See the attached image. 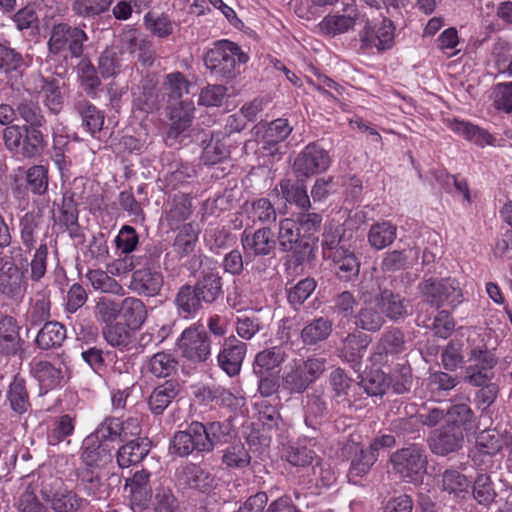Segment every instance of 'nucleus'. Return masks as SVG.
<instances>
[{
    "label": "nucleus",
    "instance_id": "nucleus-25",
    "mask_svg": "<svg viewBox=\"0 0 512 512\" xmlns=\"http://www.w3.org/2000/svg\"><path fill=\"white\" fill-rule=\"evenodd\" d=\"M150 472L142 469L136 471L132 477L125 480V491L128 493L134 511L138 512L141 507H145L152 497L150 486Z\"/></svg>",
    "mask_w": 512,
    "mask_h": 512
},
{
    "label": "nucleus",
    "instance_id": "nucleus-8",
    "mask_svg": "<svg viewBox=\"0 0 512 512\" xmlns=\"http://www.w3.org/2000/svg\"><path fill=\"white\" fill-rule=\"evenodd\" d=\"M277 242L282 252H292L297 265L310 262L315 258L314 244L310 237L300 234L295 220L282 219L279 223Z\"/></svg>",
    "mask_w": 512,
    "mask_h": 512
},
{
    "label": "nucleus",
    "instance_id": "nucleus-27",
    "mask_svg": "<svg viewBox=\"0 0 512 512\" xmlns=\"http://www.w3.org/2000/svg\"><path fill=\"white\" fill-rule=\"evenodd\" d=\"M163 286L162 273L153 267H142L132 273L130 288L139 295L156 296Z\"/></svg>",
    "mask_w": 512,
    "mask_h": 512
},
{
    "label": "nucleus",
    "instance_id": "nucleus-11",
    "mask_svg": "<svg viewBox=\"0 0 512 512\" xmlns=\"http://www.w3.org/2000/svg\"><path fill=\"white\" fill-rule=\"evenodd\" d=\"M174 477L179 488L202 495H210L219 485V479L211 470L195 462L179 465Z\"/></svg>",
    "mask_w": 512,
    "mask_h": 512
},
{
    "label": "nucleus",
    "instance_id": "nucleus-54",
    "mask_svg": "<svg viewBox=\"0 0 512 512\" xmlns=\"http://www.w3.org/2000/svg\"><path fill=\"white\" fill-rule=\"evenodd\" d=\"M450 128L453 132L478 146L483 147L492 144V135L487 130L470 122L454 120L450 124Z\"/></svg>",
    "mask_w": 512,
    "mask_h": 512
},
{
    "label": "nucleus",
    "instance_id": "nucleus-52",
    "mask_svg": "<svg viewBox=\"0 0 512 512\" xmlns=\"http://www.w3.org/2000/svg\"><path fill=\"white\" fill-rule=\"evenodd\" d=\"M358 19L345 14H329L319 23L323 35L334 37L353 30Z\"/></svg>",
    "mask_w": 512,
    "mask_h": 512
},
{
    "label": "nucleus",
    "instance_id": "nucleus-59",
    "mask_svg": "<svg viewBox=\"0 0 512 512\" xmlns=\"http://www.w3.org/2000/svg\"><path fill=\"white\" fill-rule=\"evenodd\" d=\"M316 287V281L313 278L307 277L286 288L288 304L293 310L298 311L310 298Z\"/></svg>",
    "mask_w": 512,
    "mask_h": 512
},
{
    "label": "nucleus",
    "instance_id": "nucleus-32",
    "mask_svg": "<svg viewBox=\"0 0 512 512\" xmlns=\"http://www.w3.org/2000/svg\"><path fill=\"white\" fill-rule=\"evenodd\" d=\"M174 305L177 314L184 319L194 318L205 306L193 285L190 284H184L178 289Z\"/></svg>",
    "mask_w": 512,
    "mask_h": 512
},
{
    "label": "nucleus",
    "instance_id": "nucleus-22",
    "mask_svg": "<svg viewBox=\"0 0 512 512\" xmlns=\"http://www.w3.org/2000/svg\"><path fill=\"white\" fill-rule=\"evenodd\" d=\"M370 342V337L362 331L348 333L341 340L338 356L348 362L354 370H359Z\"/></svg>",
    "mask_w": 512,
    "mask_h": 512
},
{
    "label": "nucleus",
    "instance_id": "nucleus-6",
    "mask_svg": "<svg viewBox=\"0 0 512 512\" xmlns=\"http://www.w3.org/2000/svg\"><path fill=\"white\" fill-rule=\"evenodd\" d=\"M326 369L325 358L294 360L288 364L281 376V388L290 395L304 393L315 383Z\"/></svg>",
    "mask_w": 512,
    "mask_h": 512
},
{
    "label": "nucleus",
    "instance_id": "nucleus-53",
    "mask_svg": "<svg viewBox=\"0 0 512 512\" xmlns=\"http://www.w3.org/2000/svg\"><path fill=\"white\" fill-rule=\"evenodd\" d=\"M120 315L125 325L132 329L139 328L147 317L145 304L138 298L127 297L120 303Z\"/></svg>",
    "mask_w": 512,
    "mask_h": 512
},
{
    "label": "nucleus",
    "instance_id": "nucleus-50",
    "mask_svg": "<svg viewBox=\"0 0 512 512\" xmlns=\"http://www.w3.org/2000/svg\"><path fill=\"white\" fill-rule=\"evenodd\" d=\"M378 454L373 452L368 447L367 449L361 448L351 459L350 468L348 470L349 481L357 484L358 479L366 476L371 467L377 461Z\"/></svg>",
    "mask_w": 512,
    "mask_h": 512
},
{
    "label": "nucleus",
    "instance_id": "nucleus-36",
    "mask_svg": "<svg viewBox=\"0 0 512 512\" xmlns=\"http://www.w3.org/2000/svg\"><path fill=\"white\" fill-rule=\"evenodd\" d=\"M385 317L376 306V303L365 302L354 314V324L357 329L375 333L385 325Z\"/></svg>",
    "mask_w": 512,
    "mask_h": 512
},
{
    "label": "nucleus",
    "instance_id": "nucleus-51",
    "mask_svg": "<svg viewBox=\"0 0 512 512\" xmlns=\"http://www.w3.org/2000/svg\"><path fill=\"white\" fill-rule=\"evenodd\" d=\"M179 509V501L169 487L156 489L153 499L141 507L138 512H176Z\"/></svg>",
    "mask_w": 512,
    "mask_h": 512
},
{
    "label": "nucleus",
    "instance_id": "nucleus-21",
    "mask_svg": "<svg viewBox=\"0 0 512 512\" xmlns=\"http://www.w3.org/2000/svg\"><path fill=\"white\" fill-rule=\"evenodd\" d=\"M274 233L269 227H262L255 231L246 228L241 234V244L246 258L249 256H268L276 248Z\"/></svg>",
    "mask_w": 512,
    "mask_h": 512
},
{
    "label": "nucleus",
    "instance_id": "nucleus-58",
    "mask_svg": "<svg viewBox=\"0 0 512 512\" xmlns=\"http://www.w3.org/2000/svg\"><path fill=\"white\" fill-rule=\"evenodd\" d=\"M77 73L82 89L89 97L96 98L101 80L91 61L86 58L81 59L77 66Z\"/></svg>",
    "mask_w": 512,
    "mask_h": 512
},
{
    "label": "nucleus",
    "instance_id": "nucleus-19",
    "mask_svg": "<svg viewBox=\"0 0 512 512\" xmlns=\"http://www.w3.org/2000/svg\"><path fill=\"white\" fill-rule=\"evenodd\" d=\"M25 340L20 336V326L17 320L9 315L0 317V355L4 357H19L25 354Z\"/></svg>",
    "mask_w": 512,
    "mask_h": 512
},
{
    "label": "nucleus",
    "instance_id": "nucleus-60",
    "mask_svg": "<svg viewBox=\"0 0 512 512\" xmlns=\"http://www.w3.org/2000/svg\"><path fill=\"white\" fill-rule=\"evenodd\" d=\"M360 377L357 386L369 396H382L389 389L388 377L380 369H372Z\"/></svg>",
    "mask_w": 512,
    "mask_h": 512
},
{
    "label": "nucleus",
    "instance_id": "nucleus-37",
    "mask_svg": "<svg viewBox=\"0 0 512 512\" xmlns=\"http://www.w3.org/2000/svg\"><path fill=\"white\" fill-rule=\"evenodd\" d=\"M74 110L82 120V127L91 135L100 132L104 124L103 113L88 100L80 95L73 103Z\"/></svg>",
    "mask_w": 512,
    "mask_h": 512
},
{
    "label": "nucleus",
    "instance_id": "nucleus-43",
    "mask_svg": "<svg viewBox=\"0 0 512 512\" xmlns=\"http://www.w3.org/2000/svg\"><path fill=\"white\" fill-rule=\"evenodd\" d=\"M416 323L418 326L430 328L435 336L441 339L449 338L455 330L454 319L447 310H439L433 320H431L430 317L422 316L418 313Z\"/></svg>",
    "mask_w": 512,
    "mask_h": 512
},
{
    "label": "nucleus",
    "instance_id": "nucleus-33",
    "mask_svg": "<svg viewBox=\"0 0 512 512\" xmlns=\"http://www.w3.org/2000/svg\"><path fill=\"white\" fill-rule=\"evenodd\" d=\"M332 331L333 321L326 316H319L303 326L300 339L304 346H316L325 342L331 336Z\"/></svg>",
    "mask_w": 512,
    "mask_h": 512
},
{
    "label": "nucleus",
    "instance_id": "nucleus-45",
    "mask_svg": "<svg viewBox=\"0 0 512 512\" xmlns=\"http://www.w3.org/2000/svg\"><path fill=\"white\" fill-rule=\"evenodd\" d=\"M90 435L107 445L117 440L124 442L126 441L124 421L118 417H106Z\"/></svg>",
    "mask_w": 512,
    "mask_h": 512
},
{
    "label": "nucleus",
    "instance_id": "nucleus-20",
    "mask_svg": "<svg viewBox=\"0 0 512 512\" xmlns=\"http://www.w3.org/2000/svg\"><path fill=\"white\" fill-rule=\"evenodd\" d=\"M42 499L54 512H83L87 502L74 490L61 486L55 490L43 488Z\"/></svg>",
    "mask_w": 512,
    "mask_h": 512
},
{
    "label": "nucleus",
    "instance_id": "nucleus-41",
    "mask_svg": "<svg viewBox=\"0 0 512 512\" xmlns=\"http://www.w3.org/2000/svg\"><path fill=\"white\" fill-rule=\"evenodd\" d=\"M40 92L44 94V105L53 114H58L63 107V94L61 85H64L59 78L50 76H38Z\"/></svg>",
    "mask_w": 512,
    "mask_h": 512
},
{
    "label": "nucleus",
    "instance_id": "nucleus-13",
    "mask_svg": "<svg viewBox=\"0 0 512 512\" xmlns=\"http://www.w3.org/2000/svg\"><path fill=\"white\" fill-rule=\"evenodd\" d=\"M330 165L328 152L318 143H309L297 155L293 171L298 179H304L325 171Z\"/></svg>",
    "mask_w": 512,
    "mask_h": 512
},
{
    "label": "nucleus",
    "instance_id": "nucleus-23",
    "mask_svg": "<svg viewBox=\"0 0 512 512\" xmlns=\"http://www.w3.org/2000/svg\"><path fill=\"white\" fill-rule=\"evenodd\" d=\"M28 287L25 271L10 263L0 273V294L14 301H22Z\"/></svg>",
    "mask_w": 512,
    "mask_h": 512
},
{
    "label": "nucleus",
    "instance_id": "nucleus-29",
    "mask_svg": "<svg viewBox=\"0 0 512 512\" xmlns=\"http://www.w3.org/2000/svg\"><path fill=\"white\" fill-rule=\"evenodd\" d=\"M113 447L88 435L82 443L80 459L89 467H104L113 459Z\"/></svg>",
    "mask_w": 512,
    "mask_h": 512
},
{
    "label": "nucleus",
    "instance_id": "nucleus-44",
    "mask_svg": "<svg viewBox=\"0 0 512 512\" xmlns=\"http://www.w3.org/2000/svg\"><path fill=\"white\" fill-rule=\"evenodd\" d=\"M65 339V326L57 321H48L38 331L35 343L41 350H50L61 347Z\"/></svg>",
    "mask_w": 512,
    "mask_h": 512
},
{
    "label": "nucleus",
    "instance_id": "nucleus-31",
    "mask_svg": "<svg viewBox=\"0 0 512 512\" xmlns=\"http://www.w3.org/2000/svg\"><path fill=\"white\" fill-rule=\"evenodd\" d=\"M205 138L202 143H205L209 138L208 143L203 147L201 159L205 165H215L223 163L227 160L231 153L232 142L227 141L216 132L204 134Z\"/></svg>",
    "mask_w": 512,
    "mask_h": 512
},
{
    "label": "nucleus",
    "instance_id": "nucleus-2",
    "mask_svg": "<svg viewBox=\"0 0 512 512\" xmlns=\"http://www.w3.org/2000/svg\"><path fill=\"white\" fill-rule=\"evenodd\" d=\"M249 55L228 39L213 42L203 56L205 67L218 81L229 82L240 73L239 66L249 61Z\"/></svg>",
    "mask_w": 512,
    "mask_h": 512
},
{
    "label": "nucleus",
    "instance_id": "nucleus-57",
    "mask_svg": "<svg viewBox=\"0 0 512 512\" xmlns=\"http://www.w3.org/2000/svg\"><path fill=\"white\" fill-rule=\"evenodd\" d=\"M17 115L25 122L23 126H46L43 109L37 100L31 98L21 99L16 104Z\"/></svg>",
    "mask_w": 512,
    "mask_h": 512
},
{
    "label": "nucleus",
    "instance_id": "nucleus-34",
    "mask_svg": "<svg viewBox=\"0 0 512 512\" xmlns=\"http://www.w3.org/2000/svg\"><path fill=\"white\" fill-rule=\"evenodd\" d=\"M191 198L184 193L174 194L168 201L165 220L171 229H178L192 214Z\"/></svg>",
    "mask_w": 512,
    "mask_h": 512
},
{
    "label": "nucleus",
    "instance_id": "nucleus-15",
    "mask_svg": "<svg viewBox=\"0 0 512 512\" xmlns=\"http://www.w3.org/2000/svg\"><path fill=\"white\" fill-rule=\"evenodd\" d=\"M193 110L192 103L187 101H179L172 108L170 113L171 125L165 136V142L168 146L180 145L189 138Z\"/></svg>",
    "mask_w": 512,
    "mask_h": 512
},
{
    "label": "nucleus",
    "instance_id": "nucleus-48",
    "mask_svg": "<svg viewBox=\"0 0 512 512\" xmlns=\"http://www.w3.org/2000/svg\"><path fill=\"white\" fill-rule=\"evenodd\" d=\"M388 377L389 389L401 395L411 391L413 385L412 369L407 360L394 365Z\"/></svg>",
    "mask_w": 512,
    "mask_h": 512
},
{
    "label": "nucleus",
    "instance_id": "nucleus-35",
    "mask_svg": "<svg viewBox=\"0 0 512 512\" xmlns=\"http://www.w3.org/2000/svg\"><path fill=\"white\" fill-rule=\"evenodd\" d=\"M75 418L68 414L54 417L47 429V443L50 446H68L71 442L70 437L75 432Z\"/></svg>",
    "mask_w": 512,
    "mask_h": 512
},
{
    "label": "nucleus",
    "instance_id": "nucleus-39",
    "mask_svg": "<svg viewBox=\"0 0 512 512\" xmlns=\"http://www.w3.org/2000/svg\"><path fill=\"white\" fill-rule=\"evenodd\" d=\"M406 343L404 331L399 327L389 326L381 333L376 351L379 355H398L405 352Z\"/></svg>",
    "mask_w": 512,
    "mask_h": 512
},
{
    "label": "nucleus",
    "instance_id": "nucleus-42",
    "mask_svg": "<svg viewBox=\"0 0 512 512\" xmlns=\"http://www.w3.org/2000/svg\"><path fill=\"white\" fill-rule=\"evenodd\" d=\"M179 361L171 351H160L147 361V371L156 378H168L178 371Z\"/></svg>",
    "mask_w": 512,
    "mask_h": 512
},
{
    "label": "nucleus",
    "instance_id": "nucleus-14",
    "mask_svg": "<svg viewBox=\"0 0 512 512\" xmlns=\"http://www.w3.org/2000/svg\"><path fill=\"white\" fill-rule=\"evenodd\" d=\"M292 130L293 128L287 119L278 118L270 123L260 122L256 124L252 132L260 138L263 149L267 150L270 156H278V159H280L281 153H279L277 145L287 139Z\"/></svg>",
    "mask_w": 512,
    "mask_h": 512
},
{
    "label": "nucleus",
    "instance_id": "nucleus-46",
    "mask_svg": "<svg viewBox=\"0 0 512 512\" xmlns=\"http://www.w3.org/2000/svg\"><path fill=\"white\" fill-rule=\"evenodd\" d=\"M11 410L17 415H23L31 408L29 394L23 378L16 375L10 383L6 395Z\"/></svg>",
    "mask_w": 512,
    "mask_h": 512
},
{
    "label": "nucleus",
    "instance_id": "nucleus-18",
    "mask_svg": "<svg viewBox=\"0 0 512 512\" xmlns=\"http://www.w3.org/2000/svg\"><path fill=\"white\" fill-rule=\"evenodd\" d=\"M428 443L432 453L435 455L446 456L450 453H455L463 446V431L455 422H448L433 433Z\"/></svg>",
    "mask_w": 512,
    "mask_h": 512
},
{
    "label": "nucleus",
    "instance_id": "nucleus-49",
    "mask_svg": "<svg viewBox=\"0 0 512 512\" xmlns=\"http://www.w3.org/2000/svg\"><path fill=\"white\" fill-rule=\"evenodd\" d=\"M397 237V227L390 221H380L371 225L367 238L370 246L382 250L390 246Z\"/></svg>",
    "mask_w": 512,
    "mask_h": 512
},
{
    "label": "nucleus",
    "instance_id": "nucleus-40",
    "mask_svg": "<svg viewBox=\"0 0 512 512\" xmlns=\"http://www.w3.org/2000/svg\"><path fill=\"white\" fill-rule=\"evenodd\" d=\"M24 139L21 156L26 159L39 157L47 147L46 126H23Z\"/></svg>",
    "mask_w": 512,
    "mask_h": 512
},
{
    "label": "nucleus",
    "instance_id": "nucleus-63",
    "mask_svg": "<svg viewBox=\"0 0 512 512\" xmlns=\"http://www.w3.org/2000/svg\"><path fill=\"white\" fill-rule=\"evenodd\" d=\"M472 496L478 504L483 506H489L494 502L497 492L491 477L487 473H477L472 485Z\"/></svg>",
    "mask_w": 512,
    "mask_h": 512
},
{
    "label": "nucleus",
    "instance_id": "nucleus-64",
    "mask_svg": "<svg viewBox=\"0 0 512 512\" xmlns=\"http://www.w3.org/2000/svg\"><path fill=\"white\" fill-rule=\"evenodd\" d=\"M264 328V323L257 311L249 310L236 318V332L244 340L252 339Z\"/></svg>",
    "mask_w": 512,
    "mask_h": 512
},
{
    "label": "nucleus",
    "instance_id": "nucleus-12",
    "mask_svg": "<svg viewBox=\"0 0 512 512\" xmlns=\"http://www.w3.org/2000/svg\"><path fill=\"white\" fill-rule=\"evenodd\" d=\"M395 26L388 18H383L379 24H373L368 19L359 32L360 47L362 50L376 49L382 53L394 46Z\"/></svg>",
    "mask_w": 512,
    "mask_h": 512
},
{
    "label": "nucleus",
    "instance_id": "nucleus-30",
    "mask_svg": "<svg viewBox=\"0 0 512 512\" xmlns=\"http://www.w3.org/2000/svg\"><path fill=\"white\" fill-rule=\"evenodd\" d=\"M151 442L146 437H136L124 441L116 452V461L120 468H128L140 463L150 452Z\"/></svg>",
    "mask_w": 512,
    "mask_h": 512
},
{
    "label": "nucleus",
    "instance_id": "nucleus-26",
    "mask_svg": "<svg viewBox=\"0 0 512 512\" xmlns=\"http://www.w3.org/2000/svg\"><path fill=\"white\" fill-rule=\"evenodd\" d=\"M193 287L207 306L215 303L223 295L222 277L216 268L203 269Z\"/></svg>",
    "mask_w": 512,
    "mask_h": 512
},
{
    "label": "nucleus",
    "instance_id": "nucleus-47",
    "mask_svg": "<svg viewBox=\"0 0 512 512\" xmlns=\"http://www.w3.org/2000/svg\"><path fill=\"white\" fill-rule=\"evenodd\" d=\"M34 378L39 382L41 389L51 390L61 385L63 372L60 367L54 366L48 361H38L31 369Z\"/></svg>",
    "mask_w": 512,
    "mask_h": 512
},
{
    "label": "nucleus",
    "instance_id": "nucleus-4",
    "mask_svg": "<svg viewBox=\"0 0 512 512\" xmlns=\"http://www.w3.org/2000/svg\"><path fill=\"white\" fill-rule=\"evenodd\" d=\"M88 35L79 26L66 21H52L48 26L47 52L51 59H79Z\"/></svg>",
    "mask_w": 512,
    "mask_h": 512
},
{
    "label": "nucleus",
    "instance_id": "nucleus-10",
    "mask_svg": "<svg viewBox=\"0 0 512 512\" xmlns=\"http://www.w3.org/2000/svg\"><path fill=\"white\" fill-rule=\"evenodd\" d=\"M423 302L436 309L455 307L462 301V292L457 280L452 278H428L418 284Z\"/></svg>",
    "mask_w": 512,
    "mask_h": 512
},
{
    "label": "nucleus",
    "instance_id": "nucleus-1",
    "mask_svg": "<svg viewBox=\"0 0 512 512\" xmlns=\"http://www.w3.org/2000/svg\"><path fill=\"white\" fill-rule=\"evenodd\" d=\"M229 424L220 421L202 423L192 421L187 429L174 433L169 452L171 455L188 458L196 454H209L216 446L224 444L229 438Z\"/></svg>",
    "mask_w": 512,
    "mask_h": 512
},
{
    "label": "nucleus",
    "instance_id": "nucleus-28",
    "mask_svg": "<svg viewBox=\"0 0 512 512\" xmlns=\"http://www.w3.org/2000/svg\"><path fill=\"white\" fill-rule=\"evenodd\" d=\"M180 391L181 384L177 379L170 378L157 385L148 397L147 403L150 412L155 416L162 415Z\"/></svg>",
    "mask_w": 512,
    "mask_h": 512
},
{
    "label": "nucleus",
    "instance_id": "nucleus-17",
    "mask_svg": "<svg viewBox=\"0 0 512 512\" xmlns=\"http://www.w3.org/2000/svg\"><path fill=\"white\" fill-rule=\"evenodd\" d=\"M374 300L385 320L401 323L410 315L409 301L389 288L379 289Z\"/></svg>",
    "mask_w": 512,
    "mask_h": 512
},
{
    "label": "nucleus",
    "instance_id": "nucleus-7",
    "mask_svg": "<svg viewBox=\"0 0 512 512\" xmlns=\"http://www.w3.org/2000/svg\"><path fill=\"white\" fill-rule=\"evenodd\" d=\"M176 346L181 357L195 365L206 363L211 357V338L201 323L185 328Z\"/></svg>",
    "mask_w": 512,
    "mask_h": 512
},
{
    "label": "nucleus",
    "instance_id": "nucleus-62",
    "mask_svg": "<svg viewBox=\"0 0 512 512\" xmlns=\"http://www.w3.org/2000/svg\"><path fill=\"white\" fill-rule=\"evenodd\" d=\"M447 415L451 418L450 422H455L462 431L475 432L479 427L477 416L466 403L451 405L447 410Z\"/></svg>",
    "mask_w": 512,
    "mask_h": 512
},
{
    "label": "nucleus",
    "instance_id": "nucleus-38",
    "mask_svg": "<svg viewBox=\"0 0 512 512\" xmlns=\"http://www.w3.org/2000/svg\"><path fill=\"white\" fill-rule=\"evenodd\" d=\"M288 357L283 346H272L258 352L253 362V372L274 373Z\"/></svg>",
    "mask_w": 512,
    "mask_h": 512
},
{
    "label": "nucleus",
    "instance_id": "nucleus-3",
    "mask_svg": "<svg viewBox=\"0 0 512 512\" xmlns=\"http://www.w3.org/2000/svg\"><path fill=\"white\" fill-rule=\"evenodd\" d=\"M321 245L323 258L334 263L336 275L340 280L351 281L358 276L360 261L350 250L343 228L326 229L322 235Z\"/></svg>",
    "mask_w": 512,
    "mask_h": 512
},
{
    "label": "nucleus",
    "instance_id": "nucleus-56",
    "mask_svg": "<svg viewBox=\"0 0 512 512\" xmlns=\"http://www.w3.org/2000/svg\"><path fill=\"white\" fill-rule=\"evenodd\" d=\"M199 233L200 229L196 223L184 224L175 237L174 251L181 257L191 254L195 249Z\"/></svg>",
    "mask_w": 512,
    "mask_h": 512
},
{
    "label": "nucleus",
    "instance_id": "nucleus-9",
    "mask_svg": "<svg viewBox=\"0 0 512 512\" xmlns=\"http://www.w3.org/2000/svg\"><path fill=\"white\" fill-rule=\"evenodd\" d=\"M467 362L464 381L469 385H481L494 379L498 357L486 344L471 346L467 352Z\"/></svg>",
    "mask_w": 512,
    "mask_h": 512
},
{
    "label": "nucleus",
    "instance_id": "nucleus-61",
    "mask_svg": "<svg viewBox=\"0 0 512 512\" xmlns=\"http://www.w3.org/2000/svg\"><path fill=\"white\" fill-rule=\"evenodd\" d=\"M280 189L287 202L295 204L304 211H308L311 207L310 199L302 180L301 183L300 181L294 183L288 179L282 180L280 182Z\"/></svg>",
    "mask_w": 512,
    "mask_h": 512
},
{
    "label": "nucleus",
    "instance_id": "nucleus-24",
    "mask_svg": "<svg viewBox=\"0 0 512 512\" xmlns=\"http://www.w3.org/2000/svg\"><path fill=\"white\" fill-rule=\"evenodd\" d=\"M29 64L21 52L10 46L8 40L0 41V75L9 81L18 82Z\"/></svg>",
    "mask_w": 512,
    "mask_h": 512
},
{
    "label": "nucleus",
    "instance_id": "nucleus-5",
    "mask_svg": "<svg viewBox=\"0 0 512 512\" xmlns=\"http://www.w3.org/2000/svg\"><path fill=\"white\" fill-rule=\"evenodd\" d=\"M392 471L405 483H423L428 468L427 451L422 444L411 443L394 451L389 457Z\"/></svg>",
    "mask_w": 512,
    "mask_h": 512
},
{
    "label": "nucleus",
    "instance_id": "nucleus-16",
    "mask_svg": "<svg viewBox=\"0 0 512 512\" xmlns=\"http://www.w3.org/2000/svg\"><path fill=\"white\" fill-rule=\"evenodd\" d=\"M247 353V344L231 335L224 339L222 348L217 355L218 366L228 376H237L242 368Z\"/></svg>",
    "mask_w": 512,
    "mask_h": 512
},
{
    "label": "nucleus",
    "instance_id": "nucleus-55",
    "mask_svg": "<svg viewBox=\"0 0 512 512\" xmlns=\"http://www.w3.org/2000/svg\"><path fill=\"white\" fill-rule=\"evenodd\" d=\"M304 411L306 426L316 430L328 415L327 402L320 395L310 394L306 398Z\"/></svg>",
    "mask_w": 512,
    "mask_h": 512
}]
</instances>
